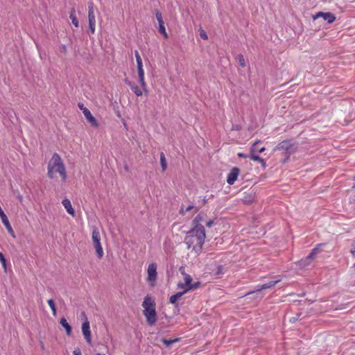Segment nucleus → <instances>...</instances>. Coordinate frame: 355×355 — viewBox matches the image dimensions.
Wrapping results in <instances>:
<instances>
[{"label": "nucleus", "mask_w": 355, "mask_h": 355, "mask_svg": "<svg viewBox=\"0 0 355 355\" xmlns=\"http://www.w3.org/2000/svg\"><path fill=\"white\" fill-rule=\"evenodd\" d=\"M205 230L191 228L187 232L184 243L188 248H192L196 252H201L205 240Z\"/></svg>", "instance_id": "f257e3e1"}, {"label": "nucleus", "mask_w": 355, "mask_h": 355, "mask_svg": "<svg viewBox=\"0 0 355 355\" xmlns=\"http://www.w3.org/2000/svg\"><path fill=\"white\" fill-rule=\"evenodd\" d=\"M155 302L149 295H146L142 303L144 308L143 313L146 318L147 323L152 326L157 321V313L155 310Z\"/></svg>", "instance_id": "f03ea898"}, {"label": "nucleus", "mask_w": 355, "mask_h": 355, "mask_svg": "<svg viewBox=\"0 0 355 355\" xmlns=\"http://www.w3.org/2000/svg\"><path fill=\"white\" fill-rule=\"evenodd\" d=\"M48 168H51L55 173H58L63 181L67 179L66 168L60 156L55 153L48 163Z\"/></svg>", "instance_id": "7ed1b4c3"}, {"label": "nucleus", "mask_w": 355, "mask_h": 355, "mask_svg": "<svg viewBox=\"0 0 355 355\" xmlns=\"http://www.w3.org/2000/svg\"><path fill=\"white\" fill-rule=\"evenodd\" d=\"M276 150H282L285 155L283 163H286L290 156L295 153V148L290 140H284L275 147Z\"/></svg>", "instance_id": "20e7f679"}, {"label": "nucleus", "mask_w": 355, "mask_h": 355, "mask_svg": "<svg viewBox=\"0 0 355 355\" xmlns=\"http://www.w3.org/2000/svg\"><path fill=\"white\" fill-rule=\"evenodd\" d=\"M281 281L280 278H278L275 280L269 281L262 285H257L254 291H250L249 294H254L257 293L258 295L257 298H263L264 296V293L261 291L263 289L270 288L273 287L276 284Z\"/></svg>", "instance_id": "39448f33"}, {"label": "nucleus", "mask_w": 355, "mask_h": 355, "mask_svg": "<svg viewBox=\"0 0 355 355\" xmlns=\"http://www.w3.org/2000/svg\"><path fill=\"white\" fill-rule=\"evenodd\" d=\"M157 266L155 263H151L147 268V281L153 286L157 277Z\"/></svg>", "instance_id": "423d86ee"}, {"label": "nucleus", "mask_w": 355, "mask_h": 355, "mask_svg": "<svg viewBox=\"0 0 355 355\" xmlns=\"http://www.w3.org/2000/svg\"><path fill=\"white\" fill-rule=\"evenodd\" d=\"M82 331L86 342L90 345L92 343L91 331L89 322L87 320H86L82 324Z\"/></svg>", "instance_id": "0eeeda50"}, {"label": "nucleus", "mask_w": 355, "mask_h": 355, "mask_svg": "<svg viewBox=\"0 0 355 355\" xmlns=\"http://www.w3.org/2000/svg\"><path fill=\"white\" fill-rule=\"evenodd\" d=\"M259 143V141H255L252 145V146L250 147V158L253 160V161H257L259 163H260L263 166H265L266 165V162L263 159H262L259 155H256L255 154V152H256V150H255V146L257 145V144Z\"/></svg>", "instance_id": "6e6552de"}, {"label": "nucleus", "mask_w": 355, "mask_h": 355, "mask_svg": "<svg viewBox=\"0 0 355 355\" xmlns=\"http://www.w3.org/2000/svg\"><path fill=\"white\" fill-rule=\"evenodd\" d=\"M239 173L240 169L238 167L232 168L227 175V182L229 184L232 185L237 180Z\"/></svg>", "instance_id": "1a4fd4ad"}, {"label": "nucleus", "mask_w": 355, "mask_h": 355, "mask_svg": "<svg viewBox=\"0 0 355 355\" xmlns=\"http://www.w3.org/2000/svg\"><path fill=\"white\" fill-rule=\"evenodd\" d=\"M318 17H322L324 21H327L328 22V24H331L336 20L335 15L329 12H319L313 17V19H315Z\"/></svg>", "instance_id": "9d476101"}, {"label": "nucleus", "mask_w": 355, "mask_h": 355, "mask_svg": "<svg viewBox=\"0 0 355 355\" xmlns=\"http://www.w3.org/2000/svg\"><path fill=\"white\" fill-rule=\"evenodd\" d=\"M204 221V217L202 214H198L192 221V228L198 229L200 230H205L204 226L202 225V223Z\"/></svg>", "instance_id": "9b49d317"}, {"label": "nucleus", "mask_w": 355, "mask_h": 355, "mask_svg": "<svg viewBox=\"0 0 355 355\" xmlns=\"http://www.w3.org/2000/svg\"><path fill=\"white\" fill-rule=\"evenodd\" d=\"M84 116L87 122L89 123L92 127L97 128L98 126V123L96 118L92 114L88 109H85V110H84Z\"/></svg>", "instance_id": "f8f14e48"}, {"label": "nucleus", "mask_w": 355, "mask_h": 355, "mask_svg": "<svg viewBox=\"0 0 355 355\" xmlns=\"http://www.w3.org/2000/svg\"><path fill=\"white\" fill-rule=\"evenodd\" d=\"M125 83L130 87L131 90L135 94L136 96H142V90L136 85L135 83L130 81L128 79L125 80Z\"/></svg>", "instance_id": "ddd939ff"}, {"label": "nucleus", "mask_w": 355, "mask_h": 355, "mask_svg": "<svg viewBox=\"0 0 355 355\" xmlns=\"http://www.w3.org/2000/svg\"><path fill=\"white\" fill-rule=\"evenodd\" d=\"M88 21L89 24H96V17L94 10V3L92 1L88 2Z\"/></svg>", "instance_id": "4468645a"}, {"label": "nucleus", "mask_w": 355, "mask_h": 355, "mask_svg": "<svg viewBox=\"0 0 355 355\" xmlns=\"http://www.w3.org/2000/svg\"><path fill=\"white\" fill-rule=\"evenodd\" d=\"M62 204L65 208L67 212L71 216H74L75 211L73 208L72 207L71 201L68 198H64V200H62Z\"/></svg>", "instance_id": "2eb2a0df"}, {"label": "nucleus", "mask_w": 355, "mask_h": 355, "mask_svg": "<svg viewBox=\"0 0 355 355\" xmlns=\"http://www.w3.org/2000/svg\"><path fill=\"white\" fill-rule=\"evenodd\" d=\"M191 287H189L187 289H186L185 291H182V292H178L173 295H171L170 297V299H169V302L172 304H175V303L177 302V301L180 299V297L184 294L186 293L187 291H190L191 290Z\"/></svg>", "instance_id": "dca6fc26"}, {"label": "nucleus", "mask_w": 355, "mask_h": 355, "mask_svg": "<svg viewBox=\"0 0 355 355\" xmlns=\"http://www.w3.org/2000/svg\"><path fill=\"white\" fill-rule=\"evenodd\" d=\"M322 244L320 243L318 244L316 247H315L313 249L311 250V252L309 253V254L306 257V260H312L315 259L316 255L320 253V249L319 247L321 246Z\"/></svg>", "instance_id": "f3484780"}, {"label": "nucleus", "mask_w": 355, "mask_h": 355, "mask_svg": "<svg viewBox=\"0 0 355 355\" xmlns=\"http://www.w3.org/2000/svg\"><path fill=\"white\" fill-rule=\"evenodd\" d=\"M60 323L62 325V327L65 329L66 334L68 336H70L71 334V327L68 323L67 320L64 318H62L60 319Z\"/></svg>", "instance_id": "a211bd4d"}, {"label": "nucleus", "mask_w": 355, "mask_h": 355, "mask_svg": "<svg viewBox=\"0 0 355 355\" xmlns=\"http://www.w3.org/2000/svg\"><path fill=\"white\" fill-rule=\"evenodd\" d=\"M199 285H200V282H198L194 283L193 284V286H188L187 284H185L184 282V283L180 282V283L178 284V288L182 289L183 291H185L189 287H191V290H192V289L198 288Z\"/></svg>", "instance_id": "6ab92c4d"}, {"label": "nucleus", "mask_w": 355, "mask_h": 355, "mask_svg": "<svg viewBox=\"0 0 355 355\" xmlns=\"http://www.w3.org/2000/svg\"><path fill=\"white\" fill-rule=\"evenodd\" d=\"M94 248L96 249V252L97 256L99 259H101L103 256V250L101 244V241L94 243Z\"/></svg>", "instance_id": "aec40b11"}, {"label": "nucleus", "mask_w": 355, "mask_h": 355, "mask_svg": "<svg viewBox=\"0 0 355 355\" xmlns=\"http://www.w3.org/2000/svg\"><path fill=\"white\" fill-rule=\"evenodd\" d=\"M93 243L101 241V236L98 228L94 227L92 233Z\"/></svg>", "instance_id": "412c9836"}, {"label": "nucleus", "mask_w": 355, "mask_h": 355, "mask_svg": "<svg viewBox=\"0 0 355 355\" xmlns=\"http://www.w3.org/2000/svg\"><path fill=\"white\" fill-rule=\"evenodd\" d=\"M158 24H159V26H158L159 32L164 36V38L167 39L168 37V33H166L164 21L158 22Z\"/></svg>", "instance_id": "4be33fe9"}, {"label": "nucleus", "mask_w": 355, "mask_h": 355, "mask_svg": "<svg viewBox=\"0 0 355 355\" xmlns=\"http://www.w3.org/2000/svg\"><path fill=\"white\" fill-rule=\"evenodd\" d=\"M47 303L52 311L53 315L54 316L56 315L57 310H56L55 304L54 300L53 299H49V300H48Z\"/></svg>", "instance_id": "5701e85b"}, {"label": "nucleus", "mask_w": 355, "mask_h": 355, "mask_svg": "<svg viewBox=\"0 0 355 355\" xmlns=\"http://www.w3.org/2000/svg\"><path fill=\"white\" fill-rule=\"evenodd\" d=\"M160 164L163 171H165L167 167L166 161L164 153L160 154Z\"/></svg>", "instance_id": "b1692460"}, {"label": "nucleus", "mask_w": 355, "mask_h": 355, "mask_svg": "<svg viewBox=\"0 0 355 355\" xmlns=\"http://www.w3.org/2000/svg\"><path fill=\"white\" fill-rule=\"evenodd\" d=\"M179 341V338H175V339H166L163 338L162 340V342L166 346L168 347L171 345L172 344Z\"/></svg>", "instance_id": "393cba45"}, {"label": "nucleus", "mask_w": 355, "mask_h": 355, "mask_svg": "<svg viewBox=\"0 0 355 355\" xmlns=\"http://www.w3.org/2000/svg\"><path fill=\"white\" fill-rule=\"evenodd\" d=\"M4 225H5L6 228V230H8V233H9V234L12 236V237H15L14 230H13V229H12V226H11V225H10V222H9V223H6V224H5Z\"/></svg>", "instance_id": "a878e982"}, {"label": "nucleus", "mask_w": 355, "mask_h": 355, "mask_svg": "<svg viewBox=\"0 0 355 355\" xmlns=\"http://www.w3.org/2000/svg\"><path fill=\"white\" fill-rule=\"evenodd\" d=\"M135 55L137 61V66L143 65L141 58L138 52V51H135Z\"/></svg>", "instance_id": "bb28decb"}, {"label": "nucleus", "mask_w": 355, "mask_h": 355, "mask_svg": "<svg viewBox=\"0 0 355 355\" xmlns=\"http://www.w3.org/2000/svg\"><path fill=\"white\" fill-rule=\"evenodd\" d=\"M193 208H194L193 205H189L185 209H184L183 207H181V209L180 210V214L182 215H184L187 212L191 211Z\"/></svg>", "instance_id": "cd10ccee"}, {"label": "nucleus", "mask_w": 355, "mask_h": 355, "mask_svg": "<svg viewBox=\"0 0 355 355\" xmlns=\"http://www.w3.org/2000/svg\"><path fill=\"white\" fill-rule=\"evenodd\" d=\"M139 83L141 85V88L144 90H146V83L145 82V77L144 76H139Z\"/></svg>", "instance_id": "c85d7f7f"}, {"label": "nucleus", "mask_w": 355, "mask_h": 355, "mask_svg": "<svg viewBox=\"0 0 355 355\" xmlns=\"http://www.w3.org/2000/svg\"><path fill=\"white\" fill-rule=\"evenodd\" d=\"M192 278L189 275L186 274L184 275V283L188 286H193V284L191 283Z\"/></svg>", "instance_id": "c756f323"}, {"label": "nucleus", "mask_w": 355, "mask_h": 355, "mask_svg": "<svg viewBox=\"0 0 355 355\" xmlns=\"http://www.w3.org/2000/svg\"><path fill=\"white\" fill-rule=\"evenodd\" d=\"M0 262L4 268L5 270H6V259L2 252H0Z\"/></svg>", "instance_id": "7c9ffc66"}, {"label": "nucleus", "mask_w": 355, "mask_h": 355, "mask_svg": "<svg viewBox=\"0 0 355 355\" xmlns=\"http://www.w3.org/2000/svg\"><path fill=\"white\" fill-rule=\"evenodd\" d=\"M0 218L3 225L9 223L8 218L4 212L0 214Z\"/></svg>", "instance_id": "2f4dec72"}, {"label": "nucleus", "mask_w": 355, "mask_h": 355, "mask_svg": "<svg viewBox=\"0 0 355 355\" xmlns=\"http://www.w3.org/2000/svg\"><path fill=\"white\" fill-rule=\"evenodd\" d=\"M155 15L158 22L164 21L162 19V13L158 10H155Z\"/></svg>", "instance_id": "473e14b6"}, {"label": "nucleus", "mask_w": 355, "mask_h": 355, "mask_svg": "<svg viewBox=\"0 0 355 355\" xmlns=\"http://www.w3.org/2000/svg\"><path fill=\"white\" fill-rule=\"evenodd\" d=\"M69 18L71 19L72 24L76 27H78L79 22H78V20L77 17H76V15L69 16Z\"/></svg>", "instance_id": "72a5a7b5"}, {"label": "nucleus", "mask_w": 355, "mask_h": 355, "mask_svg": "<svg viewBox=\"0 0 355 355\" xmlns=\"http://www.w3.org/2000/svg\"><path fill=\"white\" fill-rule=\"evenodd\" d=\"M138 71V77L144 76V70L143 69V65L137 66Z\"/></svg>", "instance_id": "f704fd0d"}, {"label": "nucleus", "mask_w": 355, "mask_h": 355, "mask_svg": "<svg viewBox=\"0 0 355 355\" xmlns=\"http://www.w3.org/2000/svg\"><path fill=\"white\" fill-rule=\"evenodd\" d=\"M239 64L241 67H244L245 66V59L242 55H239Z\"/></svg>", "instance_id": "c9c22d12"}, {"label": "nucleus", "mask_w": 355, "mask_h": 355, "mask_svg": "<svg viewBox=\"0 0 355 355\" xmlns=\"http://www.w3.org/2000/svg\"><path fill=\"white\" fill-rule=\"evenodd\" d=\"M47 175L50 179H53L54 178L53 173H55L54 171H53L51 168L47 167Z\"/></svg>", "instance_id": "e433bc0d"}, {"label": "nucleus", "mask_w": 355, "mask_h": 355, "mask_svg": "<svg viewBox=\"0 0 355 355\" xmlns=\"http://www.w3.org/2000/svg\"><path fill=\"white\" fill-rule=\"evenodd\" d=\"M216 274L217 275H220L223 274V266L222 265H219V266L217 267V270H216Z\"/></svg>", "instance_id": "4c0bfd02"}, {"label": "nucleus", "mask_w": 355, "mask_h": 355, "mask_svg": "<svg viewBox=\"0 0 355 355\" xmlns=\"http://www.w3.org/2000/svg\"><path fill=\"white\" fill-rule=\"evenodd\" d=\"M96 24H89V29L91 34H94L95 32Z\"/></svg>", "instance_id": "58836bf2"}, {"label": "nucleus", "mask_w": 355, "mask_h": 355, "mask_svg": "<svg viewBox=\"0 0 355 355\" xmlns=\"http://www.w3.org/2000/svg\"><path fill=\"white\" fill-rule=\"evenodd\" d=\"M200 36L201 37V38H202L204 40H207V38H208V36H207V33L203 30H202L200 32Z\"/></svg>", "instance_id": "ea45409f"}, {"label": "nucleus", "mask_w": 355, "mask_h": 355, "mask_svg": "<svg viewBox=\"0 0 355 355\" xmlns=\"http://www.w3.org/2000/svg\"><path fill=\"white\" fill-rule=\"evenodd\" d=\"M78 108H79L80 110H82V111H83V114H84V110H85V109H87V108L86 107H85V105H84L83 103H79L78 104Z\"/></svg>", "instance_id": "a19ab883"}, {"label": "nucleus", "mask_w": 355, "mask_h": 355, "mask_svg": "<svg viewBox=\"0 0 355 355\" xmlns=\"http://www.w3.org/2000/svg\"><path fill=\"white\" fill-rule=\"evenodd\" d=\"M73 355H82V352L79 348H76L73 350Z\"/></svg>", "instance_id": "79ce46f5"}, {"label": "nucleus", "mask_w": 355, "mask_h": 355, "mask_svg": "<svg viewBox=\"0 0 355 355\" xmlns=\"http://www.w3.org/2000/svg\"><path fill=\"white\" fill-rule=\"evenodd\" d=\"M250 292L247 293L245 294V295H251L252 298L254 299V300H260L261 298H257L258 295L257 293H254V294H249Z\"/></svg>", "instance_id": "37998d69"}, {"label": "nucleus", "mask_w": 355, "mask_h": 355, "mask_svg": "<svg viewBox=\"0 0 355 355\" xmlns=\"http://www.w3.org/2000/svg\"><path fill=\"white\" fill-rule=\"evenodd\" d=\"M213 224H214V220H209L206 223V226L207 227H211L213 225Z\"/></svg>", "instance_id": "c03bdc74"}, {"label": "nucleus", "mask_w": 355, "mask_h": 355, "mask_svg": "<svg viewBox=\"0 0 355 355\" xmlns=\"http://www.w3.org/2000/svg\"><path fill=\"white\" fill-rule=\"evenodd\" d=\"M238 157H242V158H246L248 156L243 153H238L237 154Z\"/></svg>", "instance_id": "a18cd8bd"}, {"label": "nucleus", "mask_w": 355, "mask_h": 355, "mask_svg": "<svg viewBox=\"0 0 355 355\" xmlns=\"http://www.w3.org/2000/svg\"><path fill=\"white\" fill-rule=\"evenodd\" d=\"M202 204L204 205L207 203V200L206 197H203L201 200Z\"/></svg>", "instance_id": "49530a36"}, {"label": "nucleus", "mask_w": 355, "mask_h": 355, "mask_svg": "<svg viewBox=\"0 0 355 355\" xmlns=\"http://www.w3.org/2000/svg\"><path fill=\"white\" fill-rule=\"evenodd\" d=\"M266 150L265 147H262L259 149L256 150V152L257 153H263Z\"/></svg>", "instance_id": "de8ad7c7"}, {"label": "nucleus", "mask_w": 355, "mask_h": 355, "mask_svg": "<svg viewBox=\"0 0 355 355\" xmlns=\"http://www.w3.org/2000/svg\"><path fill=\"white\" fill-rule=\"evenodd\" d=\"M75 12H76L75 8H71L70 10L69 16L75 15Z\"/></svg>", "instance_id": "09e8293b"}, {"label": "nucleus", "mask_w": 355, "mask_h": 355, "mask_svg": "<svg viewBox=\"0 0 355 355\" xmlns=\"http://www.w3.org/2000/svg\"><path fill=\"white\" fill-rule=\"evenodd\" d=\"M62 49L63 52H66V51H67V47H66V46H65V45H62Z\"/></svg>", "instance_id": "8fccbe9b"}, {"label": "nucleus", "mask_w": 355, "mask_h": 355, "mask_svg": "<svg viewBox=\"0 0 355 355\" xmlns=\"http://www.w3.org/2000/svg\"><path fill=\"white\" fill-rule=\"evenodd\" d=\"M351 252L352 254L355 253V246L352 249Z\"/></svg>", "instance_id": "3c124183"}, {"label": "nucleus", "mask_w": 355, "mask_h": 355, "mask_svg": "<svg viewBox=\"0 0 355 355\" xmlns=\"http://www.w3.org/2000/svg\"><path fill=\"white\" fill-rule=\"evenodd\" d=\"M96 355H105V354H101V353H97Z\"/></svg>", "instance_id": "603ef678"}, {"label": "nucleus", "mask_w": 355, "mask_h": 355, "mask_svg": "<svg viewBox=\"0 0 355 355\" xmlns=\"http://www.w3.org/2000/svg\"><path fill=\"white\" fill-rule=\"evenodd\" d=\"M21 198H22V196H19V199H20V200H21Z\"/></svg>", "instance_id": "864d4df0"}]
</instances>
